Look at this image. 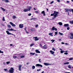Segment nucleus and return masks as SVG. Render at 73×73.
Segmentation results:
<instances>
[{"label": "nucleus", "instance_id": "f257e3e1", "mask_svg": "<svg viewBox=\"0 0 73 73\" xmlns=\"http://www.w3.org/2000/svg\"><path fill=\"white\" fill-rule=\"evenodd\" d=\"M58 12H56V11H54L53 13L51 14L50 15V16H54V18H56L57 17V16L58 17Z\"/></svg>", "mask_w": 73, "mask_h": 73}, {"label": "nucleus", "instance_id": "f03ea898", "mask_svg": "<svg viewBox=\"0 0 73 73\" xmlns=\"http://www.w3.org/2000/svg\"><path fill=\"white\" fill-rule=\"evenodd\" d=\"M10 69L11 70H9V73H13V70H14V69H13V68L12 67H11L10 68Z\"/></svg>", "mask_w": 73, "mask_h": 73}, {"label": "nucleus", "instance_id": "7ed1b4c3", "mask_svg": "<svg viewBox=\"0 0 73 73\" xmlns=\"http://www.w3.org/2000/svg\"><path fill=\"white\" fill-rule=\"evenodd\" d=\"M64 10L65 11V12H68V11H71L72 9H64Z\"/></svg>", "mask_w": 73, "mask_h": 73}, {"label": "nucleus", "instance_id": "20e7f679", "mask_svg": "<svg viewBox=\"0 0 73 73\" xmlns=\"http://www.w3.org/2000/svg\"><path fill=\"white\" fill-rule=\"evenodd\" d=\"M35 66L36 67H37V66L41 67L42 68V65L39 64H36Z\"/></svg>", "mask_w": 73, "mask_h": 73}, {"label": "nucleus", "instance_id": "39448f33", "mask_svg": "<svg viewBox=\"0 0 73 73\" xmlns=\"http://www.w3.org/2000/svg\"><path fill=\"white\" fill-rule=\"evenodd\" d=\"M6 32V33H7V35H12L13 36V35H14V34L9 33V32L8 31H7Z\"/></svg>", "mask_w": 73, "mask_h": 73}, {"label": "nucleus", "instance_id": "423d86ee", "mask_svg": "<svg viewBox=\"0 0 73 73\" xmlns=\"http://www.w3.org/2000/svg\"><path fill=\"white\" fill-rule=\"evenodd\" d=\"M70 35H71L70 36V37L71 39H72L73 38V33H70Z\"/></svg>", "mask_w": 73, "mask_h": 73}, {"label": "nucleus", "instance_id": "0eeeda50", "mask_svg": "<svg viewBox=\"0 0 73 73\" xmlns=\"http://www.w3.org/2000/svg\"><path fill=\"white\" fill-rule=\"evenodd\" d=\"M24 25L23 24H20L19 25V27L20 28H23V27Z\"/></svg>", "mask_w": 73, "mask_h": 73}, {"label": "nucleus", "instance_id": "6e6552de", "mask_svg": "<svg viewBox=\"0 0 73 73\" xmlns=\"http://www.w3.org/2000/svg\"><path fill=\"white\" fill-rule=\"evenodd\" d=\"M10 24L13 27H15L16 25L15 24H13L12 22H10Z\"/></svg>", "mask_w": 73, "mask_h": 73}, {"label": "nucleus", "instance_id": "1a4fd4ad", "mask_svg": "<svg viewBox=\"0 0 73 73\" xmlns=\"http://www.w3.org/2000/svg\"><path fill=\"white\" fill-rule=\"evenodd\" d=\"M44 65L45 66H48V65H50V64L45 62L44 63Z\"/></svg>", "mask_w": 73, "mask_h": 73}, {"label": "nucleus", "instance_id": "9d476101", "mask_svg": "<svg viewBox=\"0 0 73 73\" xmlns=\"http://www.w3.org/2000/svg\"><path fill=\"white\" fill-rule=\"evenodd\" d=\"M50 53H51V54H53L54 56H55V54H54V52L53 51H52V50H50Z\"/></svg>", "mask_w": 73, "mask_h": 73}, {"label": "nucleus", "instance_id": "9b49d317", "mask_svg": "<svg viewBox=\"0 0 73 73\" xmlns=\"http://www.w3.org/2000/svg\"><path fill=\"white\" fill-rule=\"evenodd\" d=\"M21 66H22L21 65H20L19 66V69L20 71H21Z\"/></svg>", "mask_w": 73, "mask_h": 73}, {"label": "nucleus", "instance_id": "f8f14e48", "mask_svg": "<svg viewBox=\"0 0 73 73\" xmlns=\"http://www.w3.org/2000/svg\"><path fill=\"white\" fill-rule=\"evenodd\" d=\"M35 52L37 53H40V51L38 50H35Z\"/></svg>", "mask_w": 73, "mask_h": 73}, {"label": "nucleus", "instance_id": "ddd939ff", "mask_svg": "<svg viewBox=\"0 0 73 73\" xmlns=\"http://www.w3.org/2000/svg\"><path fill=\"white\" fill-rule=\"evenodd\" d=\"M64 27H69V24H65L64 25Z\"/></svg>", "mask_w": 73, "mask_h": 73}, {"label": "nucleus", "instance_id": "4468645a", "mask_svg": "<svg viewBox=\"0 0 73 73\" xmlns=\"http://www.w3.org/2000/svg\"><path fill=\"white\" fill-rule=\"evenodd\" d=\"M31 6H29L27 9H28V11H31Z\"/></svg>", "mask_w": 73, "mask_h": 73}, {"label": "nucleus", "instance_id": "2eb2a0df", "mask_svg": "<svg viewBox=\"0 0 73 73\" xmlns=\"http://www.w3.org/2000/svg\"><path fill=\"white\" fill-rule=\"evenodd\" d=\"M69 23L70 24H73V20L72 21H69Z\"/></svg>", "mask_w": 73, "mask_h": 73}, {"label": "nucleus", "instance_id": "dca6fc26", "mask_svg": "<svg viewBox=\"0 0 73 73\" xmlns=\"http://www.w3.org/2000/svg\"><path fill=\"white\" fill-rule=\"evenodd\" d=\"M54 30H55V27H53L51 29V31H54Z\"/></svg>", "mask_w": 73, "mask_h": 73}, {"label": "nucleus", "instance_id": "f3484780", "mask_svg": "<svg viewBox=\"0 0 73 73\" xmlns=\"http://www.w3.org/2000/svg\"><path fill=\"white\" fill-rule=\"evenodd\" d=\"M1 9H2V11H3V12H4V11H5V10L4 9V8L2 7H1Z\"/></svg>", "mask_w": 73, "mask_h": 73}, {"label": "nucleus", "instance_id": "a211bd4d", "mask_svg": "<svg viewBox=\"0 0 73 73\" xmlns=\"http://www.w3.org/2000/svg\"><path fill=\"white\" fill-rule=\"evenodd\" d=\"M31 31H35V28H32L30 29Z\"/></svg>", "mask_w": 73, "mask_h": 73}, {"label": "nucleus", "instance_id": "6ab92c4d", "mask_svg": "<svg viewBox=\"0 0 73 73\" xmlns=\"http://www.w3.org/2000/svg\"><path fill=\"white\" fill-rule=\"evenodd\" d=\"M58 24H59V25H62V23L60 22H59L58 23Z\"/></svg>", "mask_w": 73, "mask_h": 73}, {"label": "nucleus", "instance_id": "aec40b11", "mask_svg": "<svg viewBox=\"0 0 73 73\" xmlns=\"http://www.w3.org/2000/svg\"><path fill=\"white\" fill-rule=\"evenodd\" d=\"M7 27L9 28H11V26L9 25H7Z\"/></svg>", "mask_w": 73, "mask_h": 73}, {"label": "nucleus", "instance_id": "412c9836", "mask_svg": "<svg viewBox=\"0 0 73 73\" xmlns=\"http://www.w3.org/2000/svg\"><path fill=\"white\" fill-rule=\"evenodd\" d=\"M40 46L41 48H42V49H43V48H44V47H43V46H42V44H40Z\"/></svg>", "mask_w": 73, "mask_h": 73}, {"label": "nucleus", "instance_id": "4be33fe9", "mask_svg": "<svg viewBox=\"0 0 73 73\" xmlns=\"http://www.w3.org/2000/svg\"><path fill=\"white\" fill-rule=\"evenodd\" d=\"M43 48H44L45 49H46L47 48V46L46 45H44L43 46Z\"/></svg>", "mask_w": 73, "mask_h": 73}, {"label": "nucleus", "instance_id": "5701e85b", "mask_svg": "<svg viewBox=\"0 0 73 73\" xmlns=\"http://www.w3.org/2000/svg\"><path fill=\"white\" fill-rule=\"evenodd\" d=\"M49 35H50V36H53V33H50L48 34Z\"/></svg>", "mask_w": 73, "mask_h": 73}, {"label": "nucleus", "instance_id": "b1692460", "mask_svg": "<svg viewBox=\"0 0 73 73\" xmlns=\"http://www.w3.org/2000/svg\"><path fill=\"white\" fill-rule=\"evenodd\" d=\"M66 64H69V62H65L64 63V65H66Z\"/></svg>", "mask_w": 73, "mask_h": 73}, {"label": "nucleus", "instance_id": "393cba45", "mask_svg": "<svg viewBox=\"0 0 73 73\" xmlns=\"http://www.w3.org/2000/svg\"><path fill=\"white\" fill-rule=\"evenodd\" d=\"M30 54H32V55H35V53L34 52L33 53V52H31Z\"/></svg>", "mask_w": 73, "mask_h": 73}, {"label": "nucleus", "instance_id": "a878e982", "mask_svg": "<svg viewBox=\"0 0 73 73\" xmlns=\"http://www.w3.org/2000/svg\"><path fill=\"white\" fill-rule=\"evenodd\" d=\"M59 34L60 35V36H62V35H63V34L62 33H61L60 32H59Z\"/></svg>", "mask_w": 73, "mask_h": 73}, {"label": "nucleus", "instance_id": "bb28decb", "mask_svg": "<svg viewBox=\"0 0 73 73\" xmlns=\"http://www.w3.org/2000/svg\"><path fill=\"white\" fill-rule=\"evenodd\" d=\"M27 11H28V9H25L23 10V11L25 12H27Z\"/></svg>", "mask_w": 73, "mask_h": 73}, {"label": "nucleus", "instance_id": "cd10ccee", "mask_svg": "<svg viewBox=\"0 0 73 73\" xmlns=\"http://www.w3.org/2000/svg\"><path fill=\"white\" fill-rule=\"evenodd\" d=\"M39 38H36V39H35V41H38V40H39Z\"/></svg>", "mask_w": 73, "mask_h": 73}, {"label": "nucleus", "instance_id": "c85d7f7f", "mask_svg": "<svg viewBox=\"0 0 73 73\" xmlns=\"http://www.w3.org/2000/svg\"><path fill=\"white\" fill-rule=\"evenodd\" d=\"M16 17H15V16H13V19H16Z\"/></svg>", "mask_w": 73, "mask_h": 73}, {"label": "nucleus", "instance_id": "c756f323", "mask_svg": "<svg viewBox=\"0 0 73 73\" xmlns=\"http://www.w3.org/2000/svg\"><path fill=\"white\" fill-rule=\"evenodd\" d=\"M5 3H9V1H8V0H5Z\"/></svg>", "mask_w": 73, "mask_h": 73}, {"label": "nucleus", "instance_id": "7c9ffc66", "mask_svg": "<svg viewBox=\"0 0 73 73\" xmlns=\"http://www.w3.org/2000/svg\"><path fill=\"white\" fill-rule=\"evenodd\" d=\"M35 66H32V69H35Z\"/></svg>", "mask_w": 73, "mask_h": 73}, {"label": "nucleus", "instance_id": "2f4dec72", "mask_svg": "<svg viewBox=\"0 0 73 73\" xmlns=\"http://www.w3.org/2000/svg\"><path fill=\"white\" fill-rule=\"evenodd\" d=\"M35 45V44L33 43L32 44H30V46H33Z\"/></svg>", "mask_w": 73, "mask_h": 73}, {"label": "nucleus", "instance_id": "473e14b6", "mask_svg": "<svg viewBox=\"0 0 73 73\" xmlns=\"http://www.w3.org/2000/svg\"><path fill=\"white\" fill-rule=\"evenodd\" d=\"M73 57L70 58H69V60H73Z\"/></svg>", "mask_w": 73, "mask_h": 73}, {"label": "nucleus", "instance_id": "72a5a7b5", "mask_svg": "<svg viewBox=\"0 0 73 73\" xmlns=\"http://www.w3.org/2000/svg\"><path fill=\"white\" fill-rule=\"evenodd\" d=\"M36 19L35 18H31L30 19V20H36Z\"/></svg>", "mask_w": 73, "mask_h": 73}, {"label": "nucleus", "instance_id": "f704fd0d", "mask_svg": "<svg viewBox=\"0 0 73 73\" xmlns=\"http://www.w3.org/2000/svg\"><path fill=\"white\" fill-rule=\"evenodd\" d=\"M64 52H65V51H63V50H61L60 51L61 54V53H63Z\"/></svg>", "mask_w": 73, "mask_h": 73}, {"label": "nucleus", "instance_id": "c9c22d12", "mask_svg": "<svg viewBox=\"0 0 73 73\" xmlns=\"http://www.w3.org/2000/svg\"><path fill=\"white\" fill-rule=\"evenodd\" d=\"M54 41H55V40H51V41H52V43H53V42H54Z\"/></svg>", "mask_w": 73, "mask_h": 73}, {"label": "nucleus", "instance_id": "e433bc0d", "mask_svg": "<svg viewBox=\"0 0 73 73\" xmlns=\"http://www.w3.org/2000/svg\"><path fill=\"white\" fill-rule=\"evenodd\" d=\"M52 50H54V51H56V49H55V48H52Z\"/></svg>", "mask_w": 73, "mask_h": 73}, {"label": "nucleus", "instance_id": "4c0bfd02", "mask_svg": "<svg viewBox=\"0 0 73 73\" xmlns=\"http://www.w3.org/2000/svg\"><path fill=\"white\" fill-rule=\"evenodd\" d=\"M68 68H69L70 69H71V67L70 66V65H68Z\"/></svg>", "mask_w": 73, "mask_h": 73}, {"label": "nucleus", "instance_id": "58836bf2", "mask_svg": "<svg viewBox=\"0 0 73 73\" xmlns=\"http://www.w3.org/2000/svg\"><path fill=\"white\" fill-rule=\"evenodd\" d=\"M31 15H32V14L31 13L29 14L28 15V16H31Z\"/></svg>", "mask_w": 73, "mask_h": 73}, {"label": "nucleus", "instance_id": "ea45409f", "mask_svg": "<svg viewBox=\"0 0 73 73\" xmlns=\"http://www.w3.org/2000/svg\"><path fill=\"white\" fill-rule=\"evenodd\" d=\"M44 13H45V11H42L41 12V13H42V14Z\"/></svg>", "mask_w": 73, "mask_h": 73}, {"label": "nucleus", "instance_id": "a19ab883", "mask_svg": "<svg viewBox=\"0 0 73 73\" xmlns=\"http://www.w3.org/2000/svg\"><path fill=\"white\" fill-rule=\"evenodd\" d=\"M10 63V62H6L7 64H9Z\"/></svg>", "mask_w": 73, "mask_h": 73}, {"label": "nucleus", "instance_id": "79ce46f5", "mask_svg": "<svg viewBox=\"0 0 73 73\" xmlns=\"http://www.w3.org/2000/svg\"><path fill=\"white\" fill-rule=\"evenodd\" d=\"M53 3H54V1H52L50 3V4H53Z\"/></svg>", "mask_w": 73, "mask_h": 73}, {"label": "nucleus", "instance_id": "37998d69", "mask_svg": "<svg viewBox=\"0 0 73 73\" xmlns=\"http://www.w3.org/2000/svg\"><path fill=\"white\" fill-rule=\"evenodd\" d=\"M13 58L15 59L16 58H17V56H14L13 57Z\"/></svg>", "mask_w": 73, "mask_h": 73}, {"label": "nucleus", "instance_id": "c03bdc74", "mask_svg": "<svg viewBox=\"0 0 73 73\" xmlns=\"http://www.w3.org/2000/svg\"><path fill=\"white\" fill-rule=\"evenodd\" d=\"M20 57L21 58H23V57H24V56H21Z\"/></svg>", "mask_w": 73, "mask_h": 73}, {"label": "nucleus", "instance_id": "a18cd8bd", "mask_svg": "<svg viewBox=\"0 0 73 73\" xmlns=\"http://www.w3.org/2000/svg\"><path fill=\"white\" fill-rule=\"evenodd\" d=\"M68 54V52H65V53H64V54H66V55H67V54Z\"/></svg>", "mask_w": 73, "mask_h": 73}, {"label": "nucleus", "instance_id": "49530a36", "mask_svg": "<svg viewBox=\"0 0 73 73\" xmlns=\"http://www.w3.org/2000/svg\"><path fill=\"white\" fill-rule=\"evenodd\" d=\"M5 18H4V17H3V21H5Z\"/></svg>", "mask_w": 73, "mask_h": 73}, {"label": "nucleus", "instance_id": "de8ad7c7", "mask_svg": "<svg viewBox=\"0 0 73 73\" xmlns=\"http://www.w3.org/2000/svg\"><path fill=\"white\" fill-rule=\"evenodd\" d=\"M67 30H69V29H70V28H69V27H68L67 28Z\"/></svg>", "mask_w": 73, "mask_h": 73}, {"label": "nucleus", "instance_id": "09e8293b", "mask_svg": "<svg viewBox=\"0 0 73 73\" xmlns=\"http://www.w3.org/2000/svg\"><path fill=\"white\" fill-rule=\"evenodd\" d=\"M25 32L27 34H28V33H29V32H27V30H26Z\"/></svg>", "mask_w": 73, "mask_h": 73}, {"label": "nucleus", "instance_id": "8fccbe9b", "mask_svg": "<svg viewBox=\"0 0 73 73\" xmlns=\"http://www.w3.org/2000/svg\"><path fill=\"white\" fill-rule=\"evenodd\" d=\"M14 31V29H13L12 28H11V29H10V31Z\"/></svg>", "mask_w": 73, "mask_h": 73}, {"label": "nucleus", "instance_id": "3c124183", "mask_svg": "<svg viewBox=\"0 0 73 73\" xmlns=\"http://www.w3.org/2000/svg\"><path fill=\"white\" fill-rule=\"evenodd\" d=\"M58 33H57V32H56L55 33V34L56 35H57Z\"/></svg>", "mask_w": 73, "mask_h": 73}, {"label": "nucleus", "instance_id": "603ef678", "mask_svg": "<svg viewBox=\"0 0 73 73\" xmlns=\"http://www.w3.org/2000/svg\"><path fill=\"white\" fill-rule=\"evenodd\" d=\"M33 38H35V39H36V38H37V36H36L35 37H34Z\"/></svg>", "mask_w": 73, "mask_h": 73}, {"label": "nucleus", "instance_id": "864d4df0", "mask_svg": "<svg viewBox=\"0 0 73 73\" xmlns=\"http://www.w3.org/2000/svg\"><path fill=\"white\" fill-rule=\"evenodd\" d=\"M57 1L59 3L60 2V0H57Z\"/></svg>", "mask_w": 73, "mask_h": 73}, {"label": "nucleus", "instance_id": "5fc2aeb1", "mask_svg": "<svg viewBox=\"0 0 73 73\" xmlns=\"http://www.w3.org/2000/svg\"><path fill=\"white\" fill-rule=\"evenodd\" d=\"M55 31H57V28H55Z\"/></svg>", "mask_w": 73, "mask_h": 73}, {"label": "nucleus", "instance_id": "6e6d98bb", "mask_svg": "<svg viewBox=\"0 0 73 73\" xmlns=\"http://www.w3.org/2000/svg\"><path fill=\"white\" fill-rule=\"evenodd\" d=\"M43 16H45V13H43Z\"/></svg>", "mask_w": 73, "mask_h": 73}, {"label": "nucleus", "instance_id": "4d7b16f0", "mask_svg": "<svg viewBox=\"0 0 73 73\" xmlns=\"http://www.w3.org/2000/svg\"><path fill=\"white\" fill-rule=\"evenodd\" d=\"M7 31H11V29H7Z\"/></svg>", "mask_w": 73, "mask_h": 73}, {"label": "nucleus", "instance_id": "13d9d810", "mask_svg": "<svg viewBox=\"0 0 73 73\" xmlns=\"http://www.w3.org/2000/svg\"><path fill=\"white\" fill-rule=\"evenodd\" d=\"M10 46H13V44H10Z\"/></svg>", "mask_w": 73, "mask_h": 73}, {"label": "nucleus", "instance_id": "bf43d9fd", "mask_svg": "<svg viewBox=\"0 0 73 73\" xmlns=\"http://www.w3.org/2000/svg\"><path fill=\"white\" fill-rule=\"evenodd\" d=\"M35 27H38V25H36L35 26Z\"/></svg>", "mask_w": 73, "mask_h": 73}, {"label": "nucleus", "instance_id": "052dcab7", "mask_svg": "<svg viewBox=\"0 0 73 73\" xmlns=\"http://www.w3.org/2000/svg\"><path fill=\"white\" fill-rule=\"evenodd\" d=\"M4 70H5V71H7V69H5V68H4Z\"/></svg>", "mask_w": 73, "mask_h": 73}, {"label": "nucleus", "instance_id": "680f3d73", "mask_svg": "<svg viewBox=\"0 0 73 73\" xmlns=\"http://www.w3.org/2000/svg\"><path fill=\"white\" fill-rule=\"evenodd\" d=\"M66 3H69V1H66Z\"/></svg>", "mask_w": 73, "mask_h": 73}, {"label": "nucleus", "instance_id": "e2e57ef3", "mask_svg": "<svg viewBox=\"0 0 73 73\" xmlns=\"http://www.w3.org/2000/svg\"><path fill=\"white\" fill-rule=\"evenodd\" d=\"M40 60H41V59H39V62H41V61H40Z\"/></svg>", "mask_w": 73, "mask_h": 73}, {"label": "nucleus", "instance_id": "0e129e2a", "mask_svg": "<svg viewBox=\"0 0 73 73\" xmlns=\"http://www.w3.org/2000/svg\"><path fill=\"white\" fill-rule=\"evenodd\" d=\"M35 56H37V54H36Z\"/></svg>", "mask_w": 73, "mask_h": 73}, {"label": "nucleus", "instance_id": "69168bd1", "mask_svg": "<svg viewBox=\"0 0 73 73\" xmlns=\"http://www.w3.org/2000/svg\"><path fill=\"white\" fill-rule=\"evenodd\" d=\"M35 12L36 13H38V11H36Z\"/></svg>", "mask_w": 73, "mask_h": 73}, {"label": "nucleus", "instance_id": "338daca9", "mask_svg": "<svg viewBox=\"0 0 73 73\" xmlns=\"http://www.w3.org/2000/svg\"><path fill=\"white\" fill-rule=\"evenodd\" d=\"M26 64H27V65H28V64H29V63H27Z\"/></svg>", "mask_w": 73, "mask_h": 73}, {"label": "nucleus", "instance_id": "774afa93", "mask_svg": "<svg viewBox=\"0 0 73 73\" xmlns=\"http://www.w3.org/2000/svg\"><path fill=\"white\" fill-rule=\"evenodd\" d=\"M71 11H72V12H73V9H71Z\"/></svg>", "mask_w": 73, "mask_h": 73}]
</instances>
